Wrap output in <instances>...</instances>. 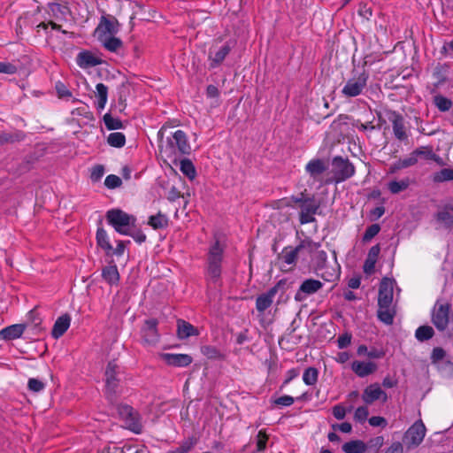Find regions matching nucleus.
<instances>
[{
  "mask_svg": "<svg viewBox=\"0 0 453 453\" xmlns=\"http://www.w3.org/2000/svg\"><path fill=\"white\" fill-rule=\"evenodd\" d=\"M449 211L444 209L436 214L437 220L442 222L448 227L453 226V215Z\"/></svg>",
  "mask_w": 453,
  "mask_h": 453,
  "instance_id": "47",
  "label": "nucleus"
},
{
  "mask_svg": "<svg viewBox=\"0 0 453 453\" xmlns=\"http://www.w3.org/2000/svg\"><path fill=\"white\" fill-rule=\"evenodd\" d=\"M426 426L422 420L416 421L406 431L404 438L408 441V447H418L423 441L426 435Z\"/></svg>",
  "mask_w": 453,
  "mask_h": 453,
  "instance_id": "14",
  "label": "nucleus"
},
{
  "mask_svg": "<svg viewBox=\"0 0 453 453\" xmlns=\"http://www.w3.org/2000/svg\"><path fill=\"white\" fill-rule=\"evenodd\" d=\"M106 50L111 52H116L121 46L122 41L114 36H104L100 39Z\"/></svg>",
  "mask_w": 453,
  "mask_h": 453,
  "instance_id": "34",
  "label": "nucleus"
},
{
  "mask_svg": "<svg viewBox=\"0 0 453 453\" xmlns=\"http://www.w3.org/2000/svg\"><path fill=\"white\" fill-rule=\"evenodd\" d=\"M296 331V328L295 327H292L291 328V331L286 335V336H283L281 337L280 340H279V344L283 348V343L284 342L286 341L287 342H289L290 341H292V342L294 344H297L300 342L301 341V336H299L298 338L296 337L294 335V332Z\"/></svg>",
  "mask_w": 453,
  "mask_h": 453,
  "instance_id": "60",
  "label": "nucleus"
},
{
  "mask_svg": "<svg viewBox=\"0 0 453 453\" xmlns=\"http://www.w3.org/2000/svg\"><path fill=\"white\" fill-rule=\"evenodd\" d=\"M352 336L349 333L340 335L337 339V345L339 349H345L351 343Z\"/></svg>",
  "mask_w": 453,
  "mask_h": 453,
  "instance_id": "61",
  "label": "nucleus"
},
{
  "mask_svg": "<svg viewBox=\"0 0 453 453\" xmlns=\"http://www.w3.org/2000/svg\"><path fill=\"white\" fill-rule=\"evenodd\" d=\"M433 180L436 183L453 180V169L442 168L434 174Z\"/></svg>",
  "mask_w": 453,
  "mask_h": 453,
  "instance_id": "40",
  "label": "nucleus"
},
{
  "mask_svg": "<svg viewBox=\"0 0 453 453\" xmlns=\"http://www.w3.org/2000/svg\"><path fill=\"white\" fill-rule=\"evenodd\" d=\"M377 315L378 319L386 325H392L394 322V312L389 308L379 307Z\"/></svg>",
  "mask_w": 453,
  "mask_h": 453,
  "instance_id": "44",
  "label": "nucleus"
},
{
  "mask_svg": "<svg viewBox=\"0 0 453 453\" xmlns=\"http://www.w3.org/2000/svg\"><path fill=\"white\" fill-rule=\"evenodd\" d=\"M119 417L124 420L127 428L136 434H140L142 431L139 413L128 404H119L117 407Z\"/></svg>",
  "mask_w": 453,
  "mask_h": 453,
  "instance_id": "8",
  "label": "nucleus"
},
{
  "mask_svg": "<svg viewBox=\"0 0 453 453\" xmlns=\"http://www.w3.org/2000/svg\"><path fill=\"white\" fill-rule=\"evenodd\" d=\"M311 255H313L312 260L315 263V271L319 272L321 271L326 267V264L327 261V255L325 250H319V249L312 252ZM332 273H322L320 274L321 278L328 282L334 281L339 279L340 277V266L338 265V269H332ZM318 275H319V273H317Z\"/></svg>",
  "mask_w": 453,
  "mask_h": 453,
  "instance_id": "10",
  "label": "nucleus"
},
{
  "mask_svg": "<svg viewBox=\"0 0 453 453\" xmlns=\"http://www.w3.org/2000/svg\"><path fill=\"white\" fill-rule=\"evenodd\" d=\"M385 453H403V447L401 442H393L385 451Z\"/></svg>",
  "mask_w": 453,
  "mask_h": 453,
  "instance_id": "64",
  "label": "nucleus"
},
{
  "mask_svg": "<svg viewBox=\"0 0 453 453\" xmlns=\"http://www.w3.org/2000/svg\"><path fill=\"white\" fill-rule=\"evenodd\" d=\"M161 357L168 365L174 367H187L193 361L191 356L180 353H163Z\"/></svg>",
  "mask_w": 453,
  "mask_h": 453,
  "instance_id": "20",
  "label": "nucleus"
},
{
  "mask_svg": "<svg viewBox=\"0 0 453 453\" xmlns=\"http://www.w3.org/2000/svg\"><path fill=\"white\" fill-rule=\"evenodd\" d=\"M202 353L208 358L216 359L220 357L219 350L214 346L205 345L201 348Z\"/></svg>",
  "mask_w": 453,
  "mask_h": 453,
  "instance_id": "52",
  "label": "nucleus"
},
{
  "mask_svg": "<svg viewBox=\"0 0 453 453\" xmlns=\"http://www.w3.org/2000/svg\"><path fill=\"white\" fill-rule=\"evenodd\" d=\"M180 171L188 179L193 180L196 175V168L188 158H183L180 160Z\"/></svg>",
  "mask_w": 453,
  "mask_h": 453,
  "instance_id": "39",
  "label": "nucleus"
},
{
  "mask_svg": "<svg viewBox=\"0 0 453 453\" xmlns=\"http://www.w3.org/2000/svg\"><path fill=\"white\" fill-rule=\"evenodd\" d=\"M71 113L73 116H81L89 120L93 119V114L89 111V107L86 104L73 109Z\"/></svg>",
  "mask_w": 453,
  "mask_h": 453,
  "instance_id": "53",
  "label": "nucleus"
},
{
  "mask_svg": "<svg viewBox=\"0 0 453 453\" xmlns=\"http://www.w3.org/2000/svg\"><path fill=\"white\" fill-rule=\"evenodd\" d=\"M388 119L392 124V130L395 139L402 142H408L409 134L403 115L397 111H393Z\"/></svg>",
  "mask_w": 453,
  "mask_h": 453,
  "instance_id": "13",
  "label": "nucleus"
},
{
  "mask_svg": "<svg viewBox=\"0 0 453 453\" xmlns=\"http://www.w3.org/2000/svg\"><path fill=\"white\" fill-rule=\"evenodd\" d=\"M197 443V439L194 436L188 437L187 440L181 441L180 446L176 448L180 453H188L191 451Z\"/></svg>",
  "mask_w": 453,
  "mask_h": 453,
  "instance_id": "46",
  "label": "nucleus"
},
{
  "mask_svg": "<svg viewBox=\"0 0 453 453\" xmlns=\"http://www.w3.org/2000/svg\"><path fill=\"white\" fill-rule=\"evenodd\" d=\"M119 367L117 363L112 360L107 364L105 376V395L107 399L112 403L117 400V389L119 388V380L118 374Z\"/></svg>",
  "mask_w": 453,
  "mask_h": 453,
  "instance_id": "7",
  "label": "nucleus"
},
{
  "mask_svg": "<svg viewBox=\"0 0 453 453\" xmlns=\"http://www.w3.org/2000/svg\"><path fill=\"white\" fill-rule=\"evenodd\" d=\"M157 320L156 319H147L142 328V337L145 343L155 345L159 341V334L157 331Z\"/></svg>",
  "mask_w": 453,
  "mask_h": 453,
  "instance_id": "19",
  "label": "nucleus"
},
{
  "mask_svg": "<svg viewBox=\"0 0 453 453\" xmlns=\"http://www.w3.org/2000/svg\"><path fill=\"white\" fill-rule=\"evenodd\" d=\"M369 415L367 406H360L356 409L354 413V419L359 423L365 422Z\"/></svg>",
  "mask_w": 453,
  "mask_h": 453,
  "instance_id": "55",
  "label": "nucleus"
},
{
  "mask_svg": "<svg viewBox=\"0 0 453 453\" xmlns=\"http://www.w3.org/2000/svg\"><path fill=\"white\" fill-rule=\"evenodd\" d=\"M319 378V371L315 367H308L303 374V381L307 386H313L317 383Z\"/></svg>",
  "mask_w": 453,
  "mask_h": 453,
  "instance_id": "38",
  "label": "nucleus"
},
{
  "mask_svg": "<svg viewBox=\"0 0 453 453\" xmlns=\"http://www.w3.org/2000/svg\"><path fill=\"white\" fill-rule=\"evenodd\" d=\"M104 174V167L102 165H96L92 168L90 179L92 181H98Z\"/></svg>",
  "mask_w": 453,
  "mask_h": 453,
  "instance_id": "59",
  "label": "nucleus"
},
{
  "mask_svg": "<svg viewBox=\"0 0 453 453\" xmlns=\"http://www.w3.org/2000/svg\"><path fill=\"white\" fill-rule=\"evenodd\" d=\"M423 154H425V151L422 149L413 150L408 157L401 159L402 166L407 168L416 165L418 163V157Z\"/></svg>",
  "mask_w": 453,
  "mask_h": 453,
  "instance_id": "43",
  "label": "nucleus"
},
{
  "mask_svg": "<svg viewBox=\"0 0 453 453\" xmlns=\"http://www.w3.org/2000/svg\"><path fill=\"white\" fill-rule=\"evenodd\" d=\"M370 426H382L385 427L388 425L387 419L380 416H372L368 419Z\"/></svg>",
  "mask_w": 453,
  "mask_h": 453,
  "instance_id": "63",
  "label": "nucleus"
},
{
  "mask_svg": "<svg viewBox=\"0 0 453 453\" xmlns=\"http://www.w3.org/2000/svg\"><path fill=\"white\" fill-rule=\"evenodd\" d=\"M445 73V66L438 65L437 66L434 67L432 77L434 80L435 87H439L440 85H442L444 83V81H446Z\"/></svg>",
  "mask_w": 453,
  "mask_h": 453,
  "instance_id": "42",
  "label": "nucleus"
},
{
  "mask_svg": "<svg viewBox=\"0 0 453 453\" xmlns=\"http://www.w3.org/2000/svg\"><path fill=\"white\" fill-rule=\"evenodd\" d=\"M323 288V283L315 279H307L302 282L298 290L295 295V300L301 302L304 300L307 296L317 293Z\"/></svg>",
  "mask_w": 453,
  "mask_h": 453,
  "instance_id": "18",
  "label": "nucleus"
},
{
  "mask_svg": "<svg viewBox=\"0 0 453 453\" xmlns=\"http://www.w3.org/2000/svg\"><path fill=\"white\" fill-rule=\"evenodd\" d=\"M342 449L345 453H364L367 445L363 441L352 440L344 443Z\"/></svg>",
  "mask_w": 453,
  "mask_h": 453,
  "instance_id": "30",
  "label": "nucleus"
},
{
  "mask_svg": "<svg viewBox=\"0 0 453 453\" xmlns=\"http://www.w3.org/2000/svg\"><path fill=\"white\" fill-rule=\"evenodd\" d=\"M410 186V179L405 178L401 180H392L388 182V188L392 194H398L404 191Z\"/></svg>",
  "mask_w": 453,
  "mask_h": 453,
  "instance_id": "35",
  "label": "nucleus"
},
{
  "mask_svg": "<svg viewBox=\"0 0 453 453\" xmlns=\"http://www.w3.org/2000/svg\"><path fill=\"white\" fill-rule=\"evenodd\" d=\"M231 50L232 46L228 42L219 48L211 47L208 55L209 68L214 69L219 67L223 63L226 57L230 53Z\"/></svg>",
  "mask_w": 453,
  "mask_h": 453,
  "instance_id": "16",
  "label": "nucleus"
},
{
  "mask_svg": "<svg viewBox=\"0 0 453 453\" xmlns=\"http://www.w3.org/2000/svg\"><path fill=\"white\" fill-rule=\"evenodd\" d=\"M148 225L155 230L165 228L168 226V219L165 214L159 211L156 215H151L149 218Z\"/></svg>",
  "mask_w": 453,
  "mask_h": 453,
  "instance_id": "31",
  "label": "nucleus"
},
{
  "mask_svg": "<svg viewBox=\"0 0 453 453\" xmlns=\"http://www.w3.org/2000/svg\"><path fill=\"white\" fill-rule=\"evenodd\" d=\"M96 241L97 247L101 248L106 256L112 253V245L106 230L103 226H98L96 234Z\"/></svg>",
  "mask_w": 453,
  "mask_h": 453,
  "instance_id": "26",
  "label": "nucleus"
},
{
  "mask_svg": "<svg viewBox=\"0 0 453 453\" xmlns=\"http://www.w3.org/2000/svg\"><path fill=\"white\" fill-rule=\"evenodd\" d=\"M96 107L98 110H103L107 103L108 98V88L104 83H98L96 86Z\"/></svg>",
  "mask_w": 453,
  "mask_h": 453,
  "instance_id": "32",
  "label": "nucleus"
},
{
  "mask_svg": "<svg viewBox=\"0 0 453 453\" xmlns=\"http://www.w3.org/2000/svg\"><path fill=\"white\" fill-rule=\"evenodd\" d=\"M320 246L319 242H316L306 238L302 240L296 247H284L281 252L278 255L280 270L282 272L292 271L296 265L298 255L302 251H306L307 254L311 255L312 252L319 249Z\"/></svg>",
  "mask_w": 453,
  "mask_h": 453,
  "instance_id": "4",
  "label": "nucleus"
},
{
  "mask_svg": "<svg viewBox=\"0 0 453 453\" xmlns=\"http://www.w3.org/2000/svg\"><path fill=\"white\" fill-rule=\"evenodd\" d=\"M199 331L196 327L183 319L177 321V336L179 339L183 340L190 336L198 335Z\"/></svg>",
  "mask_w": 453,
  "mask_h": 453,
  "instance_id": "27",
  "label": "nucleus"
},
{
  "mask_svg": "<svg viewBox=\"0 0 453 453\" xmlns=\"http://www.w3.org/2000/svg\"><path fill=\"white\" fill-rule=\"evenodd\" d=\"M173 127L165 123L157 132L158 150L160 154L171 160L189 155L191 145L187 134L180 129L173 130Z\"/></svg>",
  "mask_w": 453,
  "mask_h": 453,
  "instance_id": "1",
  "label": "nucleus"
},
{
  "mask_svg": "<svg viewBox=\"0 0 453 453\" xmlns=\"http://www.w3.org/2000/svg\"><path fill=\"white\" fill-rule=\"evenodd\" d=\"M268 440H269V436L266 434V431L265 429L259 430L257 434V452H263L265 450Z\"/></svg>",
  "mask_w": 453,
  "mask_h": 453,
  "instance_id": "45",
  "label": "nucleus"
},
{
  "mask_svg": "<svg viewBox=\"0 0 453 453\" xmlns=\"http://www.w3.org/2000/svg\"><path fill=\"white\" fill-rule=\"evenodd\" d=\"M55 89L57 91L58 97L60 99L69 98L72 96V92L69 88L61 81H57L55 84Z\"/></svg>",
  "mask_w": 453,
  "mask_h": 453,
  "instance_id": "49",
  "label": "nucleus"
},
{
  "mask_svg": "<svg viewBox=\"0 0 453 453\" xmlns=\"http://www.w3.org/2000/svg\"><path fill=\"white\" fill-rule=\"evenodd\" d=\"M103 279L110 285H116L119 281V273L116 265L104 266L102 270Z\"/></svg>",
  "mask_w": 453,
  "mask_h": 453,
  "instance_id": "29",
  "label": "nucleus"
},
{
  "mask_svg": "<svg viewBox=\"0 0 453 453\" xmlns=\"http://www.w3.org/2000/svg\"><path fill=\"white\" fill-rule=\"evenodd\" d=\"M306 172L314 180H318L326 170V165L322 159H312L305 166Z\"/></svg>",
  "mask_w": 453,
  "mask_h": 453,
  "instance_id": "28",
  "label": "nucleus"
},
{
  "mask_svg": "<svg viewBox=\"0 0 453 453\" xmlns=\"http://www.w3.org/2000/svg\"><path fill=\"white\" fill-rule=\"evenodd\" d=\"M351 370L360 378L366 377L377 370V365L373 362L354 361Z\"/></svg>",
  "mask_w": 453,
  "mask_h": 453,
  "instance_id": "25",
  "label": "nucleus"
},
{
  "mask_svg": "<svg viewBox=\"0 0 453 453\" xmlns=\"http://www.w3.org/2000/svg\"><path fill=\"white\" fill-rule=\"evenodd\" d=\"M281 201L288 207H291L292 203L299 206V222L301 225L316 221L315 215L318 213L321 203L314 196H309L306 189L298 196H292L290 198H284Z\"/></svg>",
  "mask_w": 453,
  "mask_h": 453,
  "instance_id": "3",
  "label": "nucleus"
},
{
  "mask_svg": "<svg viewBox=\"0 0 453 453\" xmlns=\"http://www.w3.org/2000/svg\"><path fill=\"white\" fill-rule=\"evenodd\" d=\"M105 218L108 224L122 235L129 234V226H134L136 222V218L134 215L128 214L121 209L109 210Z\"/></svg>",
  "mask_w": 453,
  "mask_h": 453,
  "instance_id": "6",
  "label": "nucleus"
},
{
  "mask_svg": "<svg viewBox=\"0 0 453 453\" xmlns=\"http://www.w3.org/2000/svg\"><path fill=\"white\" fill-rule=\"evenodd\" d=\"M434 104L441 112L449 111L453 106V102L449 98L441 95H436L434 96Z\"/></svg>",
  "mask_w": 453,
  "mask_h": 453,
  "instance_id": "33",
  "label": "nucleus"
},
{
  "mask_svg": "<svg viewBox=\"0 0 453 453\" xmlns=\"http://www.w3.org/2000/svg\"><path fill=\"white\" fill-rule=\"evenodd\" d=\"M130 241H118L116 248L112 247V253L110 256L122 257L124 255L126 246L130 244Z\"/></svg>",
  "mask_w": 453,
  "mask_h": 453,
  "instance_id": "58",
  "label": "nucleus"
},
{
  "mask_svg": "<svg viewBox=\"0 0 453 453\" xmlns=\"http://www.w3.org/2000/svg\"><path fill=\"white\" fill-rule=\"evenodd\" d=\"M446 356V351L441 347H435L433 349L431 354L432 364H437L441 361Z\"/></svg>",
  "mask_w": 453,
  "mask_h": 453,
  "instance_id": "57",
  "label": "nucleus"
},
{
  "mask_svg": "<svg viewBox=\"0 0 453 453\" xmlns=\"http://www.w3.org/2000/svg\"><path fill=\"white\" fill-rule=\"evenodd\" d=\"M26 329L24 324H13L0 330V340L12 341L22 336Z\"/></svg>",
  "mask_w": 453,
  "mask_h": 453,
  "instance_id": "22",
  "label": "nucleus"
},
{
  "mask_svg": "<svg viewBox=\"0 0 453 453\" xmlns=\"http://www.w3.org/2000/svg\"><path fill=\"white\" fill-rule=\"evenodd\" d=\"M449 310V303L439 304L435 307L432 315V322L439 331L442 332L448 327Z\"/></svg>",
  "mask_w": 453,
  "mask_h": 453,
  "instance_id": "17",
  "label": "nucleus"
},
{
  "mask_svg": "<svg viewBox=\"0 0 453 453\" xmlns=\"http://www.w3.org/2000/svg\"><path fill=\"white\" fill-rule=\"evenodd\" d=\"M121 184H122L121 179L115 174H110V175L106 176V178L104 180L105 187L110 189L119 188L121 186Z\"/></svg>",
  "mask_w": 453,
  "mask_h": 453,
  "instance_id": "51",
  "label": "nucleus"
},
{
  "mask_svg": "<svg viewBox=\"0 0 453 453\" xmlns=\"http://www.w3.org/2000/svg\"><path fill=\"white\" fill-rule=\"evenodd\" d=\"M434 331L430 326H420L415 331V337L419 342H425L433 338Z\"/></svg>",
  "mask_w": 453,
  "mask_h": 453,
  "instance_id": "37",
  "label": "nucleus"
},
{
  "mask_svg": "<svg viewBox=\"0 0 453 453\" xmlns=\"http://www.w3.org/2000/svg\"><path fill=\"white\" fill-rule=\"evenodd\" d=\"M17 72V67L9 62H0V73L13 74Z\"/></svg>",
  "mask_w": 453,
  "mask_h": 453,
  "instance_id": "62",
  "label": "nucleus"
},
{
  "mask_svg": "<svg viewBox=\"0 0 453 453\" xmlns=\"http://www.w3.org/2000/svg\"><path fill=\"white\" fill-rule=\"evenodd\" d=\"M27 388L30 391L38 393L44 389L45 384L35 378H30L27 382Z\"/></svg>",
  "mask_w": 453,
  "mask_h": 453,
  "instance_id": "54",
  "label": "nucleus"
},
{
  "mask_svg": "<svg viewBox=\"0 0 453 453\" xmlns=\"http://www.w3.org/2000/svg\"><path fill=\"white\" fill-rule=\"evenodd\" d=\"M369 80L368 72L363 68L361 72L354 70L352 76L343 85L341 93L346 98L356 97L363 94Z\"/></svg>",
  "mask_w": 453,
  "mask_h": 453,
  "instance_id": "5",
  "label": "nucleus"
},
{
  "mask_svg": "<svg viewBox=\"0 0 453 453\" xmlns=\"http://www.w3.org/2000/svg\"><path fill=\"white\" fill-rule=\"evenodd\" d=\"M388 399V394L382 390L379 383L368 385L363 391L362 400L366 405L372 404L375 401L386 403Z\"/></svg>",
  "mask_w": 453,
  "mask_h": 453,
  "instance_id": "15",
  "label": "nucleus"
},
{
  "mask_svg": "<svg viewBox=\"0 0 453 453\" xmlns=\"http://www.w3.org/2000/svg\"><path fill=\"white\" fill-rule=\"evenodd\" d=\"M380 231V226L379 224H372L369 226L363 235V242H369L374 236H376Z\"/></svg>",
  "mask_w": 453,
  "mask_h": 453,
  "instance_id": "48",
  "label": "nucleus"
},
{
  "mask_svg": "<svg viewBox=\"0 0 453 453\" xmlns=\"http://www.w3.org/2000/svg\"><path fill=\"white\" fill-rule=\"evenodd\" d=\"M384 444V437L383 436H376L372 438L367 442V448L373 450V453H378L380 448Z\"/></svg>",
  "mask_w": 453,
  "mask_h": 453,
  "instance_id": "50",
  "label": "nucleus"
},
{
  "mask_svg": "<svg viewBox=\"0 0 453 453\" xmlns=\"http://www.w3.org/2000/svg\"><path fill=\"white\" fill-rule=\"evenodd\" d=\"M295 403V399L293 396L285 395H281L274 400H273V403L281 407L291 406Z\"/></svg>",
  "mask_w": 453,
  "mask_h": 453,
  "instance_id": "56",
  "label": "nucleus"
},
{
  "mask_svg": "<svg viewBox=\"0 0 453 453\" xmlns=\"http://www.w3.org/2000/svg\"><path fill=\"white\" fill-rule=\"evenodd\" d=\"M107 142L111 147L122 148L126 144V136L120 132L111 133L107 137Z\"/></svg>",
  "mask_w": 453,
  "mask_h": 453,
  "instance_id": "36",
  "label": "nucleus"
},
{
  "mask_svg": "<svg viewBox=\"0 0 453 453\" xmlns=\"http://www.w3.org/2000/svg\"><path fill=\"white\" fill-rule=\"evenodd\" d=\"M333 174L336 183L345 181L355 174V166L348 158L337 156L333 158Z\"/></svg>",
  "mask_w": 453,
  "mask_h": 453,
  "instance_id": "9",
  "label": "nucleus"
},
{
  "mask_svg": "<svg viewBox=\"0 0 453 453\" xmlns=\"http://www.w3.org/2000/svg\"><path fill=\"white\" fill-rule=\"evenodd\" d=\"M99 33V39L107 35H112L118 32V21L115 18L110 19L104 16L101 18L100 23L96 28Z\"/></svg>",
  "mask_w": 453,
  "mask_h": 453,
  "instance_id": "21",
  "label": "nucleus"
},
{
  "mask_svg": "<svg viewBox=\"0 0 453 453\" xmlns=\"http://www.w3.org/2000/svg\"><path fill=\"white\" fill-rule=\"evenodd\" d=\"M104 123L108 130H117L123 127V123L119 119L113 118L110 113L104 115Z\"/></svg>",
  "mask_w": 453,
  "mask_h": 453,
  "instance_id": "41",
  "label": "nucleus"
},
{
  "mask_svg": "<svg viewBox=\"0 0 453 453\" xmlns=\"http://www.w3.org/2000/svg\"><path fill=\"white\" fill-rule=\"evenodd\" d=\"M71 323V317L69 314L65 313L62 316L58 317L53 325V328L51 330V336L54 339H58L64 335V334L68 330Z\"/></svg>",
  "mask_w": 453,
  "mask_h": 453,
  "instance_id": "24",
  "label": "nucleus"
},
{
  "mask_svg": "<svg viewBox=\"0 0 453 453\" xmlns=\"http://www.w3.org/2000/svg\"><path fill=\"white\" fill-rule=\"evenodd\" d=\"M76 63L81 68L94 67L102 63V60L88 50H83L77 55Z\"/></svg>",
  "mask_w": 453,
  "mask_h": 453,
  "instance_id": "23",
  "label": "nucleus"
},
{
  "mask_svg": "<svg viewBox=\"0 0 453 453\" xmlns=\"http://www.w3.org/2000/svg\"><path fill=\"white\" fill-rule=\"evenodd\" d=\"M395 280L389 278H383L380 283L378 294V306L380 308H390L393 302V289Z\"/></svg>",
  "mask_w": 453,
  "mask_h": 453,
  "instance_id": "12",
  "label": "nucleus"
},
{
  "mask_svg": "<svg viewBox=\"0 0 453 453\" xmlns=\"http://www.w3.org/2000/svg\"><path fill=\"white\" fill-rule=\"evenodd\" d=\"M223 261L224 248L216 241L209 248L205 259L204 280L208 287H222Z\"/></svg>",
  "mask_w": 453,
  "mask_h": 453,
  "instance_id": "2",
  "label": "nucleus"
},
{
  "mask_svg": "<svg viewBox=\"0 0 453 453\" xmlns=\"http://www.w3.org/2000/svg\"><path fill=\"white\" fill-rule=\"evenodd\" d=\"M285 285L284 280H279L273 287L269 288L265 293L259 295L256 299V309L263 314L273 303L274 296L280 288Z\"/></svg>",
  "mask_w": 453,
  "mask_h": 453,
  "instance_id": "11",
  "label": "nucleus"
}]
</instances>
